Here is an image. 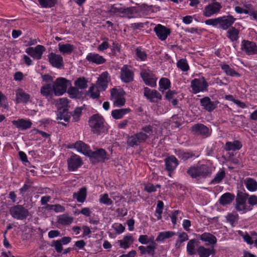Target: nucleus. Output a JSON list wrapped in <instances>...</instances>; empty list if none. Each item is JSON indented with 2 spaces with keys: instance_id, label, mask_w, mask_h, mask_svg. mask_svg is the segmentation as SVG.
Masks as SVG:
<instances>
[{
  "instance_id": "412c9836",
  "label": "nucleus",
  "mask_w": 257,
  "mask_h": 257,
  "mask_svg": "<svg viewBox=\"0 0 257 257\" xmlns=\"http://www.w3.org/2000/svg\"><path fill=\"white\" fill-rule=\"evenodd\" d=\"M200 103L203 109L208 112L212 111L217 107V103L214 101H211V99L208 96H205L200 99Z\"/></svg>"
},
{
  "instance_id": "c9c22d12",
  "label": "nucleus",
  "mask_w": 257,
  "mask_h": 257,
  "mask_svg": "<svg viewBox=\"0 0 257 257\" xmlns=\"http://www.w3.org/2000/svg\"><path fill=\"white\" fill-rule=\"evenodd\" d=\"M133 242L134 238L131 234L124 236L122 240H118L120 247L123 249L128 248Z\"/></svg>"
},
{
  "instance_id": "a19ab883",
  "label": "nucleus",
  "mask_w": 257,
  "mask_h": 257,
  "mask_svg": "<svg viewBox=\"0 0 257 257\" xmlns=\"http://www.w3.org/2000/svg\"><path fill=\"white\" fill-rule=\"evenodd\" d=\"M200 239L203 241L208 242L211 244H215L217 242V239L215 236L207 232H205L201 234Z\"/></svg>"
},
{
  "instance_id": "7c9ffc66",
  "label": "nucleus",
  "mask_w": 257,
  "mask_h": 257,
  "mask_svg": "<svg viewBox=\"0 0 257 257\" xmlns=\"http://www.w3.org/2000/svg\"><path fill=\"white\" fill-rule=\"evenodd\" d=\"M242 147V144L239 141H234L232 142H227L224 146V150L226 151H236L240 150Z\"/></svg>"
},
{
  "instance_id": "cd10ccee",
  "label": "nucleus",
  "mask_w": 257,
  "mask_h": 257,
  "mask_svg": "<svg viewBox=\"0 0 257 257\" xmlns=\"http://www.w3.org/2000/svg\"><path fill=\"white\" fill-rule=\"evenodd\" d=\"M197 167L200 178H206L211 175V169L207 165L201 164Z\"/></svg>"
},
{
  "instance_id": "393cba45",
  "label": "nucleus",
  "mask_w": 257,
  "mask_h": 257,
  "mask_svg": "<svg viewBox=\"0 0 257 257\" xmlns=\"http://www.w3.org/2000/svg\"><path fill=\"white\" fill-rule=\"evenodd\" d=\"M16 101L17 103H27L30 98V95L21 88L16 90Z\"/></svg>"
},
{
  "instance_id": "6ab92c4d",
  "label": "nucleus",
  "mask_w": 257,
  "mask_h": 257,
  "mask_svg": "<svg viewBox=\"0 0 257 257\" xmlns=\"http://www.w3.org/2000/svg\"><path fill=\"white\" fill-rule=\"evenodd\" d=\"M235 18L231 15L219 17V27L224 30L230 28L234 23Z\"/></svg>"
},
{
  "instance_id": "72a5a7b5",
  "label": "nucleus",
  "mask_w": 257,
  "mask_h": 257,
  "mask_svg": "<svg viewBox=\"0 0 257 257\" xmlns=\"http://www.w3.org/2000/svg\"><path fill=\"white\" fill-rule=\"evenodd\" d=\"M176 155L179 159L183 161H186L190 158L196 157L195 154L192 151H185L183 150H178Z\"/></svg>"
},
{
  "instance_id": "423d86ee",
  "label": "nucleus",
  "mask_w": 257,
  "mask_h": 257,
  "mask_svg": "<svg viewBox=\"0 0 257 257\" xmlns=\"http://www.w3.org/2000/svg\"><path fill=\"white\" fill-rule=\"evenodd\" d=\"M148 139L149 135L142 132H140L131 136H128L127 144L130 147H133L145 143Z\"/></svg>"
},
{
  "instance_id": "de8ad7c7",
  "label": "nucleus",
  "mask_w": 257,
  "mask_h": 257,
  "mask_svg": "<svg viewBox=\"0 0 257 257\" xmlns=\"http://www.w3.org/2000/svg\"><path fill=\"white\" fill-rule=\"evenodd\" d=\"M137 59L141 61H145L147 58L146 51L141 47H138L135 50Z\"/></svg>"
},
{
  "instance_id": "a18cd8bd",
  "label": "nucleus",
  "mask_w": 257,
  "mask_h": 257,
  "mask_svg": "<svg viewBox=\"0 0 257 257\" xmlns=\"http://www.w3.org/2000/svg\"><path fill=\"white\" fill-rule=\"evenodd\" d=\"M73 221V218L66 214H63L60 216L58 219V222L63 225H69Z\"/></svg>"
},
{
  "instance_id": "79ce46f5",
  "label": "nucleus",
  "mask_w": 257,
  "mask_h": 257,
  "mask_svg": "<svg viewBox=\"0 0 257 257\" xmlns=\"http://www.w3.org/2000/svg\"><path fill=\"white\" fill-rule=\"evenodd\" d=\"M239 31L234 27H231L227 31L226 36L232 42L237 41L239 38Z\"/></svg>"
},
{
  "instance_id": "680f3d73",
  "label": "nucleus",
  "mask_w": 257,
  "mask_h": 257,
  "mask_svg": "<svg viewBox=\"0 0 257 257\" xmlns=\"http://www.w3.org/2000/svg\"><path fill=\"white\" fill-rule=\"evenodd\" d=\"M161 186L160 185H154L151 183H148L145 185V190L148 193H152L155 192L157 188H160Z\"/></svg>"
},
{
  "instance_id": "774afa93",
  "label": "nucleus",
  "mask_w": 257,
  "mask_h": 257,
  "mask_svg": "<svg viewBox=\"0 0 257 257\" xmlns=\"http://www.w3.org/2000/svg\"><path fill=\"white\" fill-rule=\"evenodd\" d=\"M49 209L54 210L56 212H62L65 210V208L60 204L47 205Z\"/></svg>"
},
{
  "instance_id": "e433bc0d",
  "label": "nucleus",
  "mask_w": 257,
  "mask_h": 257,
  "mask_svg": "<svg viewBox=\"0 0 257 257\" xmlns=\"http://www.w3.org/2000/svg\"><path fill=\"white\" fill-rule=\"evenodd\" d=\"M214 253L213 248H207L203 246H199L197 248V253L199 257H209L210 254H213Z\"/></svg>"
},
{
  "instance_id": "bf43d9fd",
  "label": "nucleus",
  "mask_w": 257,
  "mask_h": 257,
  "mask_svg": "<svg viewBox=\"0 0 257 257\" xmlns=\"http://www.w3.org/2000/svg\"><path fill=\"white\" fill-rule=\"evenodd\" d=\"M178 235L180 239L176 241V245L179 247L182 242L188 240L189 237L188 234L185 232L179 233Z\"/></svg>"
},
{
  "instance_id": "f257e3e1",
  "label": "nucleus",
  "mask_w": 257,
  "mask_h": 257,
  "mask_svg": "<svg viewBox=\"0 0 257 257\" xmlns=\"http://www.w3.org/2000/svg\"><path fill=\"white\" fill-rule=\"evenodd\" d=\"M88 123L91 132L97 135L106 133L108 131L107 124L104 118L98 114L92 115L89 119Z\"/></svg>"
},
{
  "instance_id": "338daca9",
  "label": "nucleus",
  "mask_w": 257,
  "mask_h": 257,
  "mask_svg": "<svg viewBox=\"0 0 257 257\" xmlns=\"http://www.w3.org/2000/svg\"><path fill=\"white\" fill-rule=\"evenodd\" d=\"M157 246V244L155 243H154V245H148L146 246V254H148L151 255L152 256H154Z\"/></svg>"
},
{
  "instance_id": "5fc2aeb1",
  "label": "nucleus",
  "mask_w": 257,
  "mask_h": 257,
  "mask_svg": "<svg viewBox=\"0 0 257 257\" xmlns=\"http://www.w3.org/2000/svg\"><path fill=\"white\" fill-rule=\"evenodd\" d=\"M187 173L192 178L200 179V177L198 173V170L197 166H192L190 167L187 171Z\"/></svg>"
},
{
  "instance_id": "ddd939ff",
  "label": "nucleus",
  "mask_w": 257,
  "mask_h": 257,
  "mask_svg": "<svg viewBox=\"0 0 257 257\" xmlns=\"http://www.w3.org/2000/svg\"><path fill=\"white\" fill-rule=\"evenodd\" d=\"M45 50L44 46L38 45L35 47H28L26 49V52L34 59L40 60Z\"/></svg>"
},
{
  "instance_id": "f3484780",
  "label": "nucleus",
  "mask_w": 257,
  "mask_h": 257,
  "mask_svg": "<svg viewBox=\"0 0 257 257\" xmlns=\"http://www.w3.org/2000/svg\"><path fill=\"white\" fill-rule=\"evenodd\" d=\"M144 96L152 102H157L162 98L161 95L156 90L151 89L148 87L144 88Z\"/></svg>"
},
{
  "instance_id": "2f4dec72",
  "label": "nucleus",
  "mask_w": 257,
  "mask_h": 257,
  "mask_svg": "<svg viewBox=\"0 0 257 257\" xmlns=\"http://www.w3.org/2000/svg\"><path fill=\"white\" fill-rule=\"evenodd\" d=\"M87 190L86 188L82 187L79 189L78 191L74 192L73 194V197L76 199L77 202L79 203H83L86 198Z\"/></svg>"
},
{
  "instance_id": "49530a36",
  "label": "nucleus",
  "mask_w": 257,
  "mask_h": 257,
  "mask_svg": "<svg viewBox=\"0 0 257 257\" xmlns=\"http://www.w3.org/2000/svg\"><path fill=\"white\" fill-rule=\"evenodd\" d=\"M87 82L88 81L85 77H79L75 81L74 85L77 88L83 89L87 88Z\"/></svg>"
},
{
  "instance_id": "864d4df0",
  "label": "nucleus",
  "mask_w": 257,
  "mask_h": 257,
  "mask_svg": "<svg viewBox=\"0 0 257 257\" xmlns=\"http://www.w3.org/2000/svg\"><path fill=\"white\" fill-rule=\"evenodd\" d=\"M177 66L178 68L184 72L187 71L189 69V66L186 59H182L179 60L177 63Z\"/></svg>"
},
{
  "instance_id": "a878e982",
  "label": "nucleus",
  "mask_w": 257,
  "mask_h": 257,
  "mask_svg": "<svg viewBox=\"0 0 257 257\" xmlns=\"http://www.w3.org/2000/svg\"><path fill=\"white\" fill-rule=\"evenodd\" d=\"M72 146L78 152L86 156L88 155L90 151L89 147L81 141L76 142Z\"/></svg>"
},
{
  "instance_id": "473e14b6",
  "label": "nucleus",
  "mask_w": 257,
  "mask_h": 257,
  "mask_svg": "<svg viewBox=\"0 0 257 257\" xmlns=\"http://www.w3.org/2000/svg\"><path fill=\"white\" fill-rule=\"evenodd\" d=\"M197 243V241L195 239H191L188 242L186 251L188 255L193 256L197 254V249L196 248Z\"/></svg>"
},
{
  "instance_id": "ea45409f",
  "label": "nucleus",
  "mask_w": 257,
  "mask_h": 257,
  "mask_svg": "<svg viewBox=\"0 0 257 257\" xmlns=\"http://www.w3.org/2000/svg\"><path fill=\"white\" fill-rule=\"evenodd\" d=\"M100 91L101 90L97 86L92 85L89 87L87 94L91 98L97 99L99 97Z\"/></svg>"
},
{
  "instance_id": "b1692460",
  "label": "nucleus",
  "mask_w": 257,
  "mask_h": 257,
  "mask_svg": "<svg viewBox=\"0 0 257 257\" xmlns=\"http://www.w3.org/2000/svg\"><path fill=\"white\" fill-rule=\"evenodd\" d=\"M12 123L17 128L21 130H26L30 128L32 122L30 119H26L24 118L18 119L12 121Z\"/></svg>"
},
{
  "instance_id": "4be33fe9",
  "label": "nucleus",
  "mask_w": 257,
  "mask_h": 257,
  "mask_svg": "<svg viewBox=\"0 0 257 257\" xmlns=\"http://www.w3.org/2000/svg\"><path fill=\"white\" fill-rule=\"evenodd\" d=\"M192 132L197 135H201L206 137L210 135L209 129L202 123H197L192 127Z\"/></svg>"
},
{
  "instance_id": "3c124183",
  "label": "nucleus",
  "mask_w": 257,
  "mask_h": 257,
  "mask_svg": "<svg viewBox=\"0 0 257 257\" xmlns=\"http://www.w3.org/2000/svg\"><path fill=\"white\" fill-rule=\"evenodd\" d=\"M225 176V172L224 170H221V171L218 172L216 174L214 179L211 181L210 184H216L219 183L224 179Z\"/></svg>"
},
{
  "instance_id": "0eeeda50",
  "label": "nucleus",
  "mask_w": 257,
  "mask_h": 257,
  "mask_svg": "<svg viewBox=\"0 0 257 257\" xmlns=\"http://www.w3.org/2000/svg\"><path fill=\"white\" fill-rule=\"evenodd\" d=\"M208 84L204 77L195 78L191 82V87L194 94L207 90Z\"/></svg>"
},
{
  "instance_id": "37998d69",
  "label": "nucleus",
  "mask_w": 257,
  "mask_h": 257,
  "mask_svg": "<svg viewBox=\"0 0 257 257\" xmlns=\"http://www.w3.org/2000/svg\"><path fill=\"white\" fill-rule=\"evenodd\" d=\"M33 185V182L28 178L27 179L24 185L19 189L20 194L23 196L25 192L30 189L34 188ZM32 191H34V189H32Z\"/></svg>"
},
{
  "instance_id": "f03ea898",
  "label": "nucleus",
  "mask_w": 257,
  "mask_h": 257,
  "mask_svg": "<svg viewBox=\"0 0 257 257\" xmlns=\"http://www.w3.org/2000/svg\"><path fill=\"white\" fill-rule=\"evenodd\" d=\"M248 196L244 190L237 191L234 204V208L237 211L245 213L249 210L246 204Z\"/></svg>"
},
{
  "instance_id": "6e6d98bb",
  "label": "nucleus",
  "mask_w": 257,
  "mask_h": 257,
  "mask_svg": "<svg viewBox=\"0 0 257 257\" xmlns=\"http://www.w3.org/2000/svg\"><path fill=\"white\" fill-rule=\"evenodd\" d=\"M100 39L103 41V42L98 46L97 50L99 51H103L107 49L110 46L108 43L109 39L107 37H101Z\"/></svg>"
},
{
  "instance_id": "bb28decb",
  "label": "nucleus",
  "mask_w": 257,
  "mask_h": 257,
  "mask_svg": "<svg viewBox=\"0 0 257 257\" xmlns=\"http://www.w3.org/2000/svg\"><path fill=\"white\" fill-rule=\"evenodd\" d=\"M130 108H125L121 109H114L111 111V116L115 119H119L122 118L125 115L131 112Z\"/></svg>"
},
{
  "instance_id": "7ed1b4c3",
  "label": "nucleus",
  "mask_w": 257,
  "mask_h": 257,
  "mask_svg": "<svg viewBox=\"0 0 257 257\" xmlns=\"http://www.w3.org/2000/svg\"><path fill=\"white\" fill-rule=\"evenodd\" d=\"M125 92L121 89L113 88L110 90V100L113 102V106L120 107L125 103Z\"/></svg>"
},
{
  "instance_id": "2eb2a0df",
  "label": "nucleus",
  "mask_w": 257,
  "mask_h": 257,
  "mask_svg": "<svg viewBox=\"0 0 257 257\" xmlns=\"http://www.w3.org/2000/svg\"><path fill=\"white\" fill-rule=\"evenodd\" d=\"M110 77L107 71L103 72L99 76L96 81V85L101 91H104L108 86Z\"/></svg>"
},
{
  "instance_id": "20e7f679",
  "label": "nucleus",
  "mask_w": 257,
  "mask_h": 257,
  "mask_svg": "<svg viewBox=\"0 0 257 257\" xmlns=\"http://www.w3.org/2000/svg\"><path fill=\"white\" fill-rule=\"evenodd\" d=\"M10 214L14 218L17 220H24L29 215V210L22 205H16L9 209Z\"/></svg>"
},
{
  "instance_id": "c03bdc74",
  "label": "nucleus",
  "mask_w": 257,
  "mask_h": 257,
  "mask_svg": "<svg viewBox=\"0 0 257 257\" xmlns=\"http://www.w3.org/2000/svg\"><path fill=\"white\" fill-rule=\"evenodd\" d=\"M176 234L175 232L172 231H167L161 232L159 233L156 239L157 241H162L165 239L169 238Z\"/></svg>"
},
{
  "instance_id": "39448f33",
  "label": "nucleus",
  "mask_w": 257,
  "mask_h": 257,
  "mask_svg": "<svg viewBox=\"0 0 257 257\" xmlns=\"http://www.w3.org/2000/svg\"><path fill=\"white\" fill-rule=\"evenodd\" d=\"M71 85L70 81L63 77L58 78L53 85V90L55 95L60 96L64 94L68 85Z\"/></svg>"
},
{
  "instance_id": "c756f323",
  "label": "nucleus",
  "mask_w": 257,
  "mask_h": 257,
  "mask_svg": "<svg viewBox=\"0 0 257 257\" xmlns=\"http://www.w3.org/2000/svg\"><path fill=\"white\" fill-rule=\"evenodd\" d=\"M221 69L226 74V75L231 77H240V74L237 72L233 68H231L229 65L223 63L220 64Z\"/></svg>"
},
{
  "instance_id": "13d9d810",
  "label": "nucleus",
  "mask_w": 257,
  "mask_h": 257,
  "mask_svg": "<svg viewBox=\"0 0 257 257\" xmlns=\"http://www.w3.org/2000/svg\"><path fill=\"white\" fill-rule=\"evenodd\" d=\"M99 201L100 203L110 205L112 204V200L109 198L107 193L101 194L100 195Z\"/></svg>"
},
{
  "instance_id": "9b49d317",
  "label": "nucleus",
  "mask_w": 257,
  "mask_h": 257,
  "mask_svg": "<svg viewBox=\"0 0 257 257\" xmlns=\"http://www.w3.org/2000/svg\"><path fill=\"white\" fill-rule=\"evenodd\" d=\"M68 170L69 171H75L80 168L83 164L82 160L80 156L77 155H73L69 157L67 161Z\"/></svg>"
},
{
  "instance_id": "6e6552de",
  "label": "nucleus",
  "mask_w": 257,
  "mask_h": 257,
  "mask_svg": "<svg viewBox=\"0 0 257 257\" xmlns=\"http://www.w3.org/2000/svg\"><path fill=\"white\" fill-rule=\"evenodd\" d=\"M141 76L145 83L151 87L156 86L157 78L152 71L148 69H142L140 73Z\"/></svg>"
},
{
  "instance_id": "052dcab7",
  "label": "nucleus",
  "mask_w": 257,
  "mask_h": 257,
  "mask_svg": "<svg viewBox=\"0 0 257 257\" xmlns=\"http://www.w3.org/2000/svg\"><path fill=\"white\" fill-rule=\"evenodd\" d=\"M42 8H49L55 5V3L52 0H38Z\"/></svg>"
},
{
  "instance_id": "0e129e2a",
  "label": "nucleus",
  "mask_w": 257,
  "mask_h": 257,
  "mask_svg": "<svg viewBox=\"0 0 257 257\" xmlns=\"http://www.w3.org/2000/svg\"><path fill=\"white\" fill-rule=\"evenodd\" d=\"M205 23L207 25L216 27L218 25L219 26V17L208 19L205 21Z\"/></svg>"
},
{
  "instance_id": "f8f14e48",
  "label": "nucleus",
  "mask_w": 257,
  "mask_h": 257,
  "mask_svg": "<svg viewBox=\"0 0 257 257\" xmlns=\"http://www.w3.org/2000/svg\"><path fill=\"white\" fill-rule=\"evenodd\" d=\"M134 73L130 66L124 65L120 70V79L124 83H128L133 81Z\"/></svg>"
},
{
  "instance_id": "a211bd4d",
  "label": "nucleus",
  "mask_w": 257,
  "mask_h": 257,
  "mask_svg": "<svg viewBox=\"0 0 257 257\" xmlns=\"http://www.w3.org/2000/svg\"><path fill=\"white\" fill-rule=\"evenodd\" d=\"M94 162H104L106 158V153L103 149H99L95 151H90L88 155Z\"/></svg>"
},
{
  "instance_id": "4468645a",
  "label": "nucleus",
  "mask_w": 257,
  "mask_h": 257,
  "mask_svg": "<svg viewBox=\"0 0 257 257\" xmlns=\"http://www.w3.org/2000/svg\"><path fill=\"white\" fill-rule=\"evenodd\" d=\"M154 31L158 38L161 41L166 40L171 33L170 29L161 24L157 25L154 28Z\"/></svg>"
},
{
  "instance_id": "dca6fc26",
  "label": "nucleus",
  "mask_w": 257,
  "mask_h": 257,
  "mask_svg": "<svg viewBox=\"0 0 257 257\" xmlns=\"http://www.w3.org/2000/svg\"><path fill=\"white\" fill-rule=\"evenodd\" d=\"M48 58L51 65L57 68H60L63 66V57L58 54L51 52L48 55Z\"/></svg>"
},
{
  "instance_id": "603ef678",
  "label": "nucleus",
  "mask_w": 257,
  "mask_h": 257,
  "mask_svg": "<svg viewBox=\"0 0 257 257\" xmlns=\"http://www.w3.org/2000/svg\"><path fill=\"white\" fill-rule=\"evenodd\" d=\"M134 10L131 8H123L122 10L120 17L127 18H132L134 17Z\"/></svg>"
},
{
  "instance_id": "f704fd0d",
  "label": "nucleus",
  "mask_w": 257,
  "mask_h": 257,
  "mask_svg": "<svg viewBox=\"0 0 257 257\" xmlns=\"http://www.w3.org/2000/svg\"><path fill=\"white\" fill-rule=\"evenodd\" d=\"M244 184L249 191L254 192L257 190V182L253 178H245L244 180Z\"/></svg>"
},
{
  "instance_id": "aec40b11",
  "label": "nucleus",
  "mask_w": 257,
  "mask_h": 257,
  "mask_svg": "<svg viewBox=\"0 0 257 257\" xmlns=\"http://www.w3.org/2000/svg\"><path fill=\"white\" fill-rule=\"evenodd\" d=\"M86 60L90 63L96 65L103 64L106 62V59L102 56L95 53H89L86 57Z\"/></svg>"
},
{
  "instance_id": "1a4fd4ad",
  "label": "nucleus",
  "mask_w": 257,
  "mask_h": 257,
  "mask_svg": "<svg viewBox=\"0 0 257 257\" xmlns=\"http://www.w3.org/2000/svg\"><path fill=\"white\" fill-rule=\"evenodd\" d=\"M240 49L247 55L257 54V45L253 41L243 40L241 42Z\"/></svg>"
},
{
  "instance_id": "5701e85b",
  "label": "nucleus",
  "mask_w": 257,
  "mask_h": 257,
  "mask_svg": "<svg viewBox=\"0 0 257 257\" xmlns=\"http://www.w3.org/2000/svg\"><path fill=\"white\" fill-rule=\"evenodd\" d=\"M166 170L169 172V175L172 171L174 170L178 165V161L174 156H171L165 159Z\"/></svg>"
},
{
  "instance_id": "09e8293b",
  "label": "nucleus",
  "mask_w": 257,
  "mask_h": 257,
  "mask_svg": "<svg viewBox=\"0 0 257 257\" xmlns=\"http://www.w3.org/2000/svg\"><path fill=\"white\" fill-rule=\"evenodd\" d=\"M160 91H163L168 89L170 86V81L167 78H162L159 82Z\"/></svg>"
},
{
  "instance_id": "c85d7f7f",
  "label": "nucleus",
  "mask_w": 257,
  "mask_h": 257,
  "mask_svg": "<svg viewBox=\"0 0 257 257\" xmlns=\"http://www.w3.org/2000/svg\"><path fill=\"white\" fill-rule=\"evenodd\" d=\"M234 198L235 196L233 194L227 192L220 196L219 199V202L221 205L225 206L230 204L233 201Z\"/></svg>"
},
{
  "instance_id": "4c0bfd02",
  "label": "nucleus",
  "mask_w": 257,
  "mask_h": 257,
  "mask_svg": "<svg viewBox=\"0 0 257 257\" xmlns=\"http://www.w3.org/2000/svg\"><path fill=\"white\" fill-rule=\"evenodd\" d=\"M225 218L226 219V221L228 222L231 226L234 227L238 223L239 216L237 213L233 212L228 213L225 216Z\"/></svg>"
},
{
  "instance_id": "69168bd1",
  "label": "nucleus",
  "mask_w": 257,
  "mask_h": 257,
  "mask_svg": "<svg viewBox=\"0 0 257 257\" xmlns=\"http://www.w3.org/2000/svg\"><path fill=\"white\" fill-rule=\"evenodd\" d=\"M58 107H62V109H66V107L68 104V99L66 98H61L57 100Z\"/></svg>"
},
{
  "instance_id": "e2e57ef3",
  "label": "nucleus",
  "mask_w": 257,
  "mask_h": 257,
  "mask_svg": "<svg viewBox=\"0 0 257 257\" xmlns=\"http://www.w3.org/2000/svg\"><path fill=\"white\" fill-rule=\"evenodd\" d=\"M51 246L54 247L58 253H61L63 250L62 244L58 240H53Z\"/></svg>"
},
{
  "instance_id": "4d7b16f0",
  "label": "nucleus",
  "mask_w": 257,
  "mask_h": 257,
  "mask_svg": "<svg viewBox=\"0 0 257 257\" xmlns=\"http://www.w3.org/2000/svg\"><path fill=\"white\" fill-rule=\"evenodd\" d=\"M53 90V86L51 84H47L41 88V93L44 96H48Z\"/></svg>"
},
{
  "instance_id": "9d476101",
  "label": "nucleus",
  "mask_w": 257,
  "mask_h": 257,
  "mask_svg": "<svg viewBox=\"0 0 257 257\" xmlns=\"http://www.w3.org/2000/svg\"><path fill=\"white\" fill-rule=\"evenodd\" d=\"M221 8L222 6L219 3L216 2L211 3L204 7L203 15L206 17H210L219 13Z\"/></svg>"
},
{
  "instance_id": "8fccbe9b",
  "label": "nucleus",
  "mask_w": 257,
  "mask_h": 257,
  "mask_svg": "<svg viewBox=\"0 0 257 257\" xmlns=\"http://www.w3.org/2000/svg\"><path fill=\"white\" fill-rule=\"evenodd\" d=\"M57 115V120H64L66 122L68 121L70 118V115L66 109H62V111H61V109H60V111L58 112Z\"/></svg>"
},
{
  "instance_id": "58836bf2",
  "label": "nucleus",
  "mask_w": 257,
  "mask_h": 257,
  "mask_svg": "<svg viewBox=\"0 0 257 257\" xmlns=\"http://www.w3.org/2000/svg\"><path fill=\"white\" fill-rule=\"evenodd\" d=\"M58 48L60 53L62 54H70L74 49V46L70 44H58Z\"/></svg>"
}]
</instances>
